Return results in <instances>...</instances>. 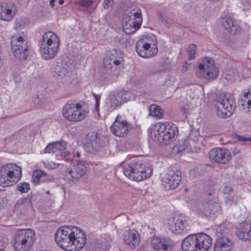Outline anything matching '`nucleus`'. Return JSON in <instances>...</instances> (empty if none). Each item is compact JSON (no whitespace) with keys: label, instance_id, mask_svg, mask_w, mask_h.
Here are the masks:
<instances>
[{"label":"nucleus","instance_id":"5fc2aeb1","mask_svg":"<svg viewBox=\"0 0 251 251\" xmlns=\"http://www.w3.org/2000/svg\"><path fill=\"white\" fill-rule=\"evenodd\" d=\"M238 138L239 140L241 141L247 142V141H251V138H248L244 136H238Z\"/></svg>","mask_w":251,"mask_h":251},{"label":"nucleus","instance_id":"0e129e2a","mask_svg":"<svg viewBox=\"0 0 251 251\" xmlns=\"http://www.w3.org/2000/svg\"><path fill=\"white\" fill-rule=\"evenodd\" d=\"M159 19L162 21H163V16L161 14H159Z\"/></svg>","mask_w":251,"mask_h":251},{"label":"nucleus","instance_id":"f03ea898","mask_svg":"<svg viewBox=\"0 0 251 251\" xmlns=\"http://www.w3.org/2000/svg\"><path fill=\"white\" fill-rule=\"evenodd\" d=\"M122 26L125 32L130 34L139 29L142 23L141 10L131 2L124 4Z\"/></svg>","mask_w":251,"mask_h":251},{"label":"nucleus","instance_id":"6e6552de","mask_svg":"<svg viewBox=\"0 0 251 251\" xmlns=\"http://www.w3.org/2000/svg\"><path fill=\"white\" fill-rule=\"evenodd\" d=\"M218 74V69L211 58L205 57L198 61V67L195 69L198 78L210 81L216 78Z\"/></svg>","mask_w":251,"mask_h":251},{"label":"nucleus","instance_id":"cd10ccee","mask_svg":"<svg viewBox=\"0 0 251 251\" xmlns=\"http://www.w3.org/2000/svg\"><path fill=\"white\" fill-rule=\"evenodd\" d=\"M102 145V142L97 134L88 137L86 144V148H88V151H98L100 149Z\"/></svg>","mask_w":251,"mask_h":251},{"label":"nucleus","instance_id":"4468645a","mask_svg":"<svg viewBox=\"0 0 251 251\" xmlns=\"http://www.w3.org/2000/svg\"><path fill=\"white\" fill-rule=\"evenodd\" d=\"M72 167L68 168L64 174V179L69 182H76L86 173L87 167L84 161H78Z\"/></svg>","mask_w":251,"mask_h":251},{"label":"nucleus","instance_id":"2f4dec72","mask_svg":"<svg viewBox=\"0 0 251 251\" xmlns=\"http://www.w3.org/2000/svg\"><path fill=\"white\" fill-rule=\"evenodd\" d=\"M45 176L47 177V179H43V180H51L52 179L51 176L48 175L46 173L40 170H36L33 173L32 178L34 183L38 184L40 179Z\"/></svg>","mask_w":251,"mask_h":251},{"label":"nucleus","instance_id":"2eb2a0df","mask_svg":"<svg viewBox=\"0 0 251 251\" xmlns=\"http://www.w3.org/2000/svg\"><path fill=\"white\" fill-rule=\"evenodd\" d=\"M168 227L173 233L180 234L188 230L189 225L185 217L176 215L168 219Z\"/></svg>","mask_w":251,"mask_h":251},{"label":"nucleus","instance_id":"e2e57ef3","mask_svg":"<svg viewBox=\"0 0 251 251\" xmlns=\"http://www.w3.org/2000/svg\"><path fill=\"white\" fill-rule=\"evenodd\" d=\"M64 3V0H59V3L60 5L63 4Z\"/></svg>","mask_w":251,"mask_h":251},{"label":"nucleus","instance_id":"c03bdc74","mask_svg":"<svg viewBox=\"0 0 251 251\" xmlns=\"http://www.w3.org/2000/svg\"><path fill=\"white\" fill-rule=\"evenodd\" d=\"M117 93L122 94H121L122 95V97L121 98V103L123 101L126 102L130 99V94L128 92L125 91H120L117 92Z\"/></svg>","mask_w":251,"mask_h":251},{"label":"nucleus","instance_id":"39448f33","mask_svg":"<svg viewBox=\"0 0 251 251\" xmlns=\"http://www.w3.org/2000/svg\"><path fill=\"white\" fill-rule=\"evenodd\" d=\"M123 51L116 49L107 50L103 57V64L106 70L113 76H118L124 68Z\"/></svg>","mask_w":251,"mask_h":251},{"label":"nucleus","instance_id":"a19ab883","mask_svg":"<svg viewBox=\"0 0 251 251\" xmlns=\"http://www.w3.org/2000/svg\"><path fill=\"white\" fill-rule=\"evenodd\" d=\"M189 138L194 142H197L200 137V134L197 130H192L189 135Z\"/></svg>","mask_w":251,"mask_h":251},{"label":"nucleus","instance_id":"b1692460","mask_svg":"<svg viewBox=\"0 0 251 251\" xmlns=\"http://www.w3.org/2000/svg\"><path fill=\"white\" fill-rule=\"evenodd\" d=\"M124 240L127 245L131 249H134L140 242V235L137 231L134 229H129L125 232Z\"/></svg>","mask_w":251,"mask_h":251},{"label":"nucleus","instance_id":"412c9836","mask_svg":"<svg viewBox=\"0 0 251 251\" xmlns=\"http://www.w3.org/2000/svg\"><path fill=\"white\" fill-rule=\"evenodd\" d=\"M121 117L117 116L114 122L110 126L111 132L118 137H124L130 130L132 126L126 120H121Z\"/></svg>","mask_w":251,"mask_h":251},{"label":"nucleus","instance_id":"49530a36","mask_svg":"<svg viewBox=\"0 0 251 251\" xmlns=\"http://www.w3.org/2000/svg\"><path fill=\"white\" fill-rule=\"evenodd\" d=\"M92 0H80L79 1V4L82 6L88 7L92 4Z\"/></svg>","mask_w":251,"mask_h":251},{"label":"nucleus","instance_id":"a878e982","mask_svg":"<svg viewBox=\"0 0 251 251\" xmlns=\"http://www.w3.org/2000/svg\"><path fill=\"white\" fill-rule=\"evenodd\" d=\"M238 237L245 241L251 239V221H247L241 223L236 230Z\"/></svg>","mask_w":251,"mask_h":251},{"label":"nucleus","instance_id":"4d7b16f0","mask_svg":"<svg viewBox=\"0 0 251 251\" xmlns=\"http://www.w3.org/2000/svg\"><path fill=\"white\" fill-rule=\"evenodd\" d=\"M34 102L36 105L40 104V100L38 97L36 98L34 100Z\"/></svg>","mask_w":251,"mask_h":251},{"label":"nucleus","instance_id":"9b49d317","mask_svg":"<svg viewBox=\"0 0 251 251\" xmlns=\"http://www.w3.org/2000/svg\"><path fill=\"white\" fill-rule=\"evenodd\" d=\"M87 114L88 112L82 108L80 103L72 101L66 103L62 109L64 118L72 122H78L83 120Z\"/></svg>","mask_w":251,"mask_h":251},{"label":"nucleus","instance_id":"20e7f679","mask_svg":"<svg viewBox=\"0 0 251 251\" xmlns=\"http://www.w3.org/2000/svg\"><path fill=\"white\" fill-rule=\"evenodd\" d=\"M39 45L41 56L44 59L48 60L56 56L59 48L60 41L56 34L49 31L43 34Z\"/></svg>","mask_w":251,"mask_h":251},{"label":"nucleus","instance_id":"0eeeda50","mask_svg":"<svg viewBox=\"0 0 251 251\" xmlns=\"http://www.w3.org/2000/svg\"><path fill=\"white\" fill-rule=\"evenodd\" d=\"M35 240L34 231L31 229H21L15 233L13 247L15 251H29Z\"/></svg>","mask_w":251,"mask_h":251},{"label":"nucleus","instance_id":"680f3d73","mask_svg":"<svg viewBox=\"0 0 251 251\" xmlns=\"http://www.w3.org/2000/svg\"><path fill=\"white\" fill-rule=\"evenodd\" d=\"M99 105H100V102L96 101V105H95V107H96V110H97V111H98V110L99 107Z\"/></svg>","mask_w":251,"mask_h":251},{"label":"nucleus","instance_id":"f704fd0d","mask_svg":"<svg viewBox=\"0 0 251 251\" xmlns=\"http://www.w3.org/2000/svg\"><path fill=\"white\" fill-rule=\"evenodd\" d=\"M109 245V241L105 238H101L97 240L95 247L99 249L100 251H104L108 249Z\"/></svg>","mask_w":251,"mask_h":251},{"label":"nucleus","instance_id":"bb28decb","mask_svg":"<svg viewBox=\"0 0 251 251\" xmlns=\"http://www.w3.org/2000/svg\"><path fill=\"white\" fill-rule=\"evenodd\" d=\"M195 234H191L185 237L181 243L183 251H199Z\"/></svg>","mask_w":251,"mask_h":251},{"label":"nucleus","instance_id":"c85d7f7f","mask_svg":"<svg viewBox=\"0 0 251 251\" xmlns=\"http://www.w3.org/2000/svg\"><path fill=\"white\" fill-rule=\"evenodd\" d=\"M223 26L231 34L235 35L240 31L239 25L235 23L231 18H226L223 19L222 22Z\"/></svg>","mask_w":251,"mask_h":251},{"label":"nucleus","instance_id":"ddd939ff","mask_svg":"<svg viewBox=\"0 0 251 251\" xmlns=\"http://www.w3.org/2000/svg\"><path fill=\"white\" fill-rule=\"evenodd\" d=\"M12 52L17 59L25 60L28 55L27 41L21 36H13L11 42Z\"/></svg>","mask_w":251,"mask_h":251},{"label":"nucleus","instance_id":"a211bd4d","mask_svg":"<svg viewBox=\"0 0 251 251\" xmlns=\"http://www.w3.org/2000/svg\"><path fill=\"white\" fill-rule=\"evenodd\" d=\"M209 157L213 162L217 163L226 164L231 158L230 151L225 148H215L209 152Z\"/></svg>","mask_w":251,"mask_h":251},{"label":"nucleus","instance_id":"aec40b11","mask_svg":"<svg viewBox=\"0 0 251 251\" xmlns=\"http://www.w3.org/2000/svg\"><path fill=\"white\" fill-rule=\"evenodd\" d=\"M155 42V44L151 48L150 44L145 42L143 40L138 41L136 44V50L138 55L144 58L155 56L158 52V49L156 46V40Z\"/></svg>","mask_w":251,"mask_h":251},{"label":"nucleus","instance_id":"f257e3e1","mask_svg":"<svg viewBox=\"0 0 251 251\" xmlns=\"http://www.w3.org/2000/svg\"><path fill=\"white\" fill-rule=\"evenodd\" d=\"M54 238L58 246L66 251H79L86 243L83 231L72 226L59 227L55 233Z\"/></svg>","mask_w":251,"mask_h":251},{"label":"nucleus","instance_id":"603ef678","mask_svg":"<svg viewBox=\"0 0 251 251\" xmlns=\"http://www.w3.org/2000/svg\"><path fill=\"white\" fill-rule=\"evenodd\" d=\"M8 240L6 238L0 239V250H2V248L7 244Z\"/></svg>","mask_w":251,"mask_h":251},{"label":"nucleus","instance_id":"bf43d9fd","mask_svg":"<svg viewBox=\"0 0 251 251\" xmlns=\"http://www.w3.org/2000/svg\"><path fill=\"white\" fill-rule=\"evenodd\" d=\"M121 38H122L123 41H121V43L122 44L126 43L127 42L126 38H125L124 36H121Z\"/></svg>","mask_w":251,"mask_h":251},{"label":"nucleus","instance_id":"a18cd8bd","mask_svg":"<svg viewBox=\"0 0 251 251\" xmlns=\"http://www.w3.org/2000/svg\"><path fill=\"white\" fill-rule=\"evenodd\" d=\"M56 151L55 147L54 146V143L49 144L44 150L45 153H50L51 152H54Z\"/></svg>","mask_w":251,"mask_h":251},{"label":"nucleus","instance_id":"dca6fc26","mask_svg":"<svg viewBox=\"0 0 251 251\" xmlns=\"http://www.w3.org/2000/svg\"><path fill=\"white\" fill-rule=\"evenodd\" d=\"M181 179L180 172L176 169L168 170L161 178L162 185L166 190L176 188Z\"/></svg>","mask_w":251,"mask_h":251},{"label":"nucleus","instance_id":"7ed1b4c3","mask_svg":"<svg viewBox=\"0 0 251 251\" xmlns=\"http://www.w3.org/2000/svg\"><path fill=\"white\" fill-rule=\"evenodd\" d=\"M178 134L177 127L173 123H158L154 126L153 140L163 145L171 144Z\"/></svg>","mask_w":251,"mask_h":251},{"label":"nucleus","instance_id":"423d86ee","mask_svg":"<svg viewBox=\"0 0 251 251\" xmlns=\"http://www.w3.org/2000/svg\"><path fill=\"white\" fill-rule=\"evenodd\" d=\"M123 172L129 179L139 181L150 177L152 170L148 164L138 161L126 165L123 167Z\"/></svg>","mask_w":251,"mask_h":251},{"label":"nucleus","instance_id":"7c9ffc66","mask_svg":"<svg viewBox=\"0 0 251 251\" xmlns=\"http://www.w3.org/2000/svg\"><path fill=\"white\" fill-rule=\"evenodd\" d=\"M149 115L157 119H161L163 117L164 110L160 106L152 104L148 108Z\"/></svg>","mask_w":251,"mask_h":251},{"label":"nucleus","instance_id":"72a5a7b5","mask_svg":"<svg viewBox=\"0 0 251 251\" xmlns=\"http://www.w3.org/2000/svg\"><path fill=\"white\" fill-rule=\"evenodd\" d=\"M178 152L186 151L190 152L192 151L191 145L189 142L186 140H181L179 141L178 145L176 146Z\"/></svg>","mask_w":251,"mask_h":251},{"label":"nucleus","instance_id":"79ce46f5","mask_svg":"<svg viewBox=\"0 0 251 251\" xmlns=\"http://www.w3.org/2000/svg\"><path fill=\"white\" fill-rule=\"evenodd\" d=\"M55 150L62 151L66 148V143L64 141L56 142L54 143Z\"/></svg>","mask_w":251,"mask_h":251},{"label":"nucleus","instance_id":"69168bd1","mask_svg":"<svg viewBox=\"0 0 251 251\" xmlns=\"http://www.w3.org/2000/svg\"><path fill=\"white\" fill-rule=\"evenodd\" d=\"M155 73H160V71H156V72H152V74H154Z\"/></svg>","mask_w":251,"mask_h":251},{"label":"nucleus","instance_id":"ea45409f","mask_svg":"<svg viewBox=\"0 0 251 251\" xmlns=\"http://www.w3.org/2000/svg\"><path fill=\"white\" fill-rule=\"evenodd\" d=\"M238 202V197L237 196H228L226 198V203L227 206H231L236 204Z\"/></svg>","mask_w":251,"mask_h":251},{"label":"nucleus","instance_id":"c756f323","mask_svg":"<svg viewBox=\"0 0 251 251\" xmlns=\"http://www.w3.org/2000/svg\"><path fill=\"white\" fill-rule=\"evenodd\" d=\"M122 93H113L109 95L106 102L109 110L112 111L121 105Z\"/></svg>","mask_w":251,"mask_h":251},{"label":"nucleus","instance_id":"4c0bfd02","mask_svg":"<svg viewBox=\"0 0 251 251\" xmlns=\"http://www.w3.org/2000/svg\"><path fill=\"white\" fill-rule=\"evenodd\" d=\"M17 189L22 193H26L27 192L29 189L30 186L28 183L23 182L20 183L18 185H17Z\"/></svg>","mask_w":251,"mask_h":251},{"label":"nucleus","instance_id":"393cba45","mask_svg":"<svg viewBox=\"0 0 251 251\" xmlns=\"http://www.w3.org/2000/svg\"><path fill=\"white\" fill-rule=\"evenodd\" d=\"M195 235L199 251H208L212 245V239L210 236L204 233Z\"/></svg>","mask_w":251,"mask_h":251},{"label":"nucleus","instance_id":"09e8293b","mask_svg":"<svg viewBox=\"0 0 251 251\" xmlns=\"http://www.w3.org/2000/svg\"><path fill=\"white\" fill-rule=\"evenodd\" d=\"M191 63H188L187 62H184L181 68V72L182 73H185L190 68Z\"/></svg>","mask_w":251,"mask_h":251},{"label":"nucleus","instance_id":"6e6d98bb","mask_svg":"<svg viewBox=\"0 0 251 251\" xmlns=\"http://www.w3.org/2000/svg\"><path fill=\"white\" fill-rule=\"evenodd\" d=\"M74 156L78 158H80L81 157V153L79 151H77L74 152Z\"/></svg>","mask_w":251,"mask_h":251},{"label":"nucleus","instance_id":"58836bf2","mask_svg":"<svg viewBox=\"0 0 251 251\" xmlns=\"http://www.w3.org/2000/svg\"><path fill=\"white\" fill-rule=\"evenodd\" d=\"M226 75V78L231 81H235L239 76L238 72L235 70L229 71Z\"/></svg>","mask_w":251,"mask_h":251},{"label":"nucleus","instance_id":"f3484780","mask_svg":"<svg viewBox=\"0 0 251 251\" xmlns=\"http://www.w3.org/2000/svg\"><path fill=\"white\" fill-rule=\"evenodd\" d=\"M151 245L155 251H172L174 243L169 237L154 236L151 240Z\"/></svg>","mask_w":251,"mask_h":251},{"label":"nucleus","instance_id":"864d4df0","mask_svg":"<svg viewBox=\"0 0 251 251\" xmlns=\"http://www.w3.org/2000/svg\"><path fill=\"white\" fill-rule=\"evenodd\" d=\"M232 188L230 186H225L223 189V191L225 194H228L232 192Z\"/></svg>","mask_w":251,"mask_h":251},{"label":"nucleus","instance_id":"c9c22d12","mask_svg":"<svg viewBox=\"0 0 251 251\" xmlns=\"http://www.w3.org/2000/svg\"><path fill=\"white\" fill-rule=\"evenodd\" d=\"M197 46L194 44H191L188 48V59L191 60L196 57Z\"/></svg>","mask_w":251,"mask_h":251},{"label":"nucleus","instance_id":"9d476101","mask_svg":"<svg viewBox=\"0 0 251 251\" xmlns=\"http://www.w3.org/2000/svg\"><path fill=\"white\" fill-rule=\"evenodd\" d=\"M21 176V168L16 164H8L0 167V186H12L20 180Z\"/></svg>","mask_w":251,"mask_h":251},{"label":"nucleus","instance_id":"e433bc0d","mask_svg":"<svg viewBox=\"0 0 251 251\" xmlns=\"http://www.w3.org/2000/svg\"><path fill=\"white\" fill-rule=\"evenodd\" d=\"M28 23V20L25 18H20L17 19L15 22V28L18 29L19 28L24 27L25 25Z\"/></svg>","mask_w":251,"mask_h":251},{"label":"nucleus","instance_id":"de8ad7c7","mask_svg":"<svg viewBox=\"0 0 251 251\" xmlns=\"http://www.w3.org/2000/svg\"><path fill=\"white\" fill-rule=\"evenodd\" d=\"M244 97L246 98L248 100H245L247 102L249 106H251V87L249 89V91L247 93H245Z\"/></svg>","mask_w":251,"mask_h":251},{"label":"nucleus","instance_id":"8fccbe9b","mask_svg":"<svg viewBox=\"0 0 251 251\" xmlns=\"http://www.w3.org/2000/svg\"><path fill=\"white\" fill-rule=\"evenodd\" d=\"M113 3V0H104L103 2V7L105 9H108Z\"/></svg>","mask_w":251,"mask_h":251},{"label":"nucleus","instance_id":"473e14b6","mask_svg":"<svg viewBox=\"0 0 251 251\" xmlns=\"http://www.w3.org/2000/svg\"><path fill=\"white\" fill-rule=\"evenodd\" d=\"M32 206L31 196L28 195L27 197H23L19 199L15 203V207L23 208H28Z\"/></svg>","mask_w":251,"mask_h":251},{"label":"nucleus","instance_id":"6ab92c4d","mask_svg":"<svg viewBox=\"0 0 251 251\" xmlns=\"http://www.w3.org/2000/svg\"><path fill=\"white\" fill-rule=\"evenodd\" d=\"M221 208L217 202L210 201L205 202L199 209V215L202 217L215 218L221 212Z\"/></svg>","mask_w":251,"mask_h":251},{"label":"nucleus","instance_id":"3c124183","mask_svg":"<svg viewBox=\"0 0 251 251\" xmlns=\"http://www.w3.org/2000/svg\"><path fill=\"white\" fill-rule=\"evenodd\" d=\"M189 107V105L186 103L182 105L181 108V111L182 114H185L186 113L188 112Z\"/></svg>","mask_w":251,"mask_h":251},{"label":"nucleus","instance_id":"1a4fd4ad","mask_svg":"<svg viewBox=\"0 0 251 251\" xmlns=\"http://www.w3.org/2000/svg\"><path fill=\"white\" fill-rule=\"evenodd\" d=\"M215 106L218 117L226 118L234 112L236 104L232 95L229 93H221L215 100Z\"/></svg>","mask_w":251,"mask_h":251},{"label":"nucleus","instance_id":"052dcab7","mask_svg":"<svg viewBox=\"0 0 251 251\" xmlns=\"http://www.w3.org/2000/svg\"><path fill=\"white\" fill-rule=\"evenodd\" d=\"M55 0H51L50 2V5L51 7H53L54 6Z\"/></svg>","mask_w":251,"mask_h":251},{"label":"nucleus","instance_id":"37998d69","mask_svg":"<svg viewBox=\"0 0 251 251\" xmlns=\"http://www.w3.org/2000/svg\"><path fill=\"white\" fill-rule=\"evenodd\" d=\"M45 166L48 169H54L58 168L60 164L59 163H55L53 161H50L48 162L44 163Z\"/></svg>","mask_w":251,"mask_h":251},{"label":"nucleus","instance_id":"f8f14e48","mask_svg":"<svg viewBox=\"0 0 251 251\" xmlns=\"http://www.w3.org/2000/svg\"><path fill=\"white\" fill-rule=\"evenodd\" d=\"M216 230L217 238L214 245V251H231L234 248V242L231 238L229 229L222 225Z\"/></svg>","mask_w":251,"mask_h":251},{"label":"nucleus","instance_id":"13d9d810","mask_svg":"<svg viewBox=\"0 0 251 251\" xmlns=\"http://www.w3.org/2000/svg\"><path fill=\"white\" fill-rule=\"evenodd\" d=\"M94 97L95 98L96 102V101L100 102V96H98V95H97L96 94H94Z\"/></svg>","mask_w":251,"mask_h":251},{"label":"nucleus","instance_id":"4be33fe9","mask_svg":"<svg viewBox=\"0 0 251 251\" xmlns=\"http://www.w3.org/2000/svg\"><path fill=\"white\" fill-rule=\"evenodd\" d=\"M17 9L13 4L1 3L0 4V19L9 21L15 16Z\"/></svg>","mask_w":251,"mask_h":251},{"label":"nucleus","instance_id":"5701e85b","mask_svg":"<svg viewBox=\"0 0 251 251\" xmlns=\"http://www.w3.org/2000/svg\"><path fill=\"white\" fill-rule=\"evenodd\" d=\"M72 67V65L70 62L62 61L61 62H57L52 67V70L57 76L63 78L69 75Z\"/></svg>","mask_w":251,"mask_h":251}]
</instances>
